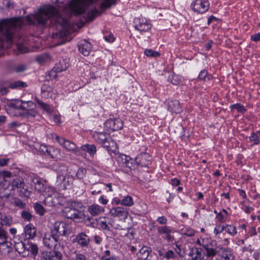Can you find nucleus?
I'll list each match as a JSON object with an SVG mask.
<instances>
[{
    "label": "nucleus",
    "mask_w": 260,
    "mask_h": 260,
    "mask_svg": "<svg viewBox=\"0 0 260 260\" xmlns=\"http://www.w3.org/2000/svg\"><path fill=\"white\" fill-rule=\"evenodd\" d=\"M52 18L54 22L53 27L57 31L52 34L54 45L58 46L63 44L68 40L67 36L69 34V28L71 23L69 20L63 17L54 7L48 5L41 8L39 11L34 16L35 23L39 25L44 26L47 21Z\"/></svg>",
    "instance_id": "nucleus-1"
},
{
    "label": "nucleus",
    "mask_w": 260,
    "mask_h": 260,
    "mask_svg": "<svg viewBox=\"0 0 260 260\" xmlns=\"http://www.w3.org/2000/svg\"><path fill=\"white\" fill-rule=\"evenodd\" d=\"M20 21L17 18L3 20L0 21V56L2 54L4 39L7 42H11L15 29L20 27Z\"/></svg>",
    "instance_id": "nucleus-2"
},
{
    "label": "nucleus",
    "mask_w": 260,
    "mask_h": 260,
    "mask_svg": "<svg viewBox=\"0 0 260 260\" xmlns=\"http://www.w3.org/2000/svg\"><path fill=\"white\" fill-rule=\"evenodd\" d=\"M97 0H72L66 6V8L71 13L75 15L83 14L86 8Z\"/></svg>",
    "instance_id": "nucleus-3"
},
{
    "label": "nucleus",
    "mask_w": 260,
    "mask_h": 260,
    "mask_svg": "<svg viewBox=\"0 0 260 260\" xmlns=\"http://www.w3.org/2000/svg\"><path fill=\"white\" fill-rule=\"evenodd\" d=\"M48 192H50L45 197L44 203L45 205L51 207L61 205L64 201V197L51 188H48Z\"/></svg>",
    "instance_id": "nucleus-4"
},
{
    "label": "nucleus",
    "mask_w": 260,
    "mask_h": 260,
    "mask_svg": "<svg viewBox=\"0 0 260 260\" xmlns=\"http://www.w3.org/2000/svg\"><path fill=\"white\" fill-rule=\"evenodd\" d=\"M11 190L17 189L19 195L21 197H28L30 192L28 190L23 180L20 178H16L10 182Z\"/></svg>",
    "instance_id": "nucleus-5"
},
{
    "label": "nucleus",
    "mask_w": 260,
    "mask_h": 260,
    "mask_svg": "<svg viewBox=\"0 0 260 260\" xmlns=\"http://www.w3.org/2000/svg\"><path fill=\"white\" fill-rule=\"evenodd\" d=\"M119 0H104L101 5V11L96 9H94L89 11L87 15L86 20L92 21L96 16L101 14L106 9L110 8L111 6L115 5Z\"/></svg>",
    "instance_id": "nucleus-6"
},
{
    "label": "nucleus",
    "mask_w": 260,
    "mask_h": 260,
    "mask_svg": "<svg viewBox=\"0 0 260 260\" xmlns=\"http://www.w3.org/2000/svg\"><path fill=\"white\" fill-rule=\"evenodd\" d=\"M67 224L64 222H56L53 229L51 230L52 235L60 239L61 241L62 237L66 235Z\"/></svg>",
    "instance_id": "nucleus-7"
},
{
    "label": "nucleus",
    "mask_w": 260,
    "mask_h": 260,
    "mask_svg": "<svg viewBox=\"0 0 260 260\" xmlns=\"http://www.w3.org/2000/svg\"><path fill=\"white\" fill-rule=\"evenodd\" d=\"M63 212L66 218L74 220H80L84 217V213L81 211L73 210L69 207H64Z\"/></svg>",
    "instance_id": "nucleus-8"
},
{
    "label": "nucleus",
    "mask_w": 260,
    "mask_h": 260,
    "mask_svg": "<svg viewBox=\"0 0 260 260\" xmlns=\"http://www.w3.org/2000/svg\"><path fill=\"white\" fill-rule=\"evenodd\" d=\"M60 242V239H58L57 237L52 236L51 233L48 237L46 235L43 238L44 245L49 248L54 247V249H58L61 246Z\"/></svg>",
    "instance_id": "nucleus-9"
},
{
    "label": "nucleus",
    "mask_w": 260,
    "mask_h": 260,
    "mask_svg": "<svg viewBox=\"0 0 260 260\" xmlns=\"http://www.w3.org/2000/svg\"><path fill=\"white\" fill-rule=\"evenodd\" d=\"M105 126L109 132L110 130L115 131L121 129L123 127V122L120 119H110L105 123Z\"/></svg>",
    "instance_id": "nucleus-10"
},
{
    "label": "nucleus",
    "mask_w": 260,
    "mask_h": 260,
    "mask_svg": "<svg viewBox=\"0 0 260 260\" xmlns=\"http://www.w3.org/2000/svg\"><path fill=\"white\" fill-rule=\"evenodd\" d=\"M41 260H61L62 255L57 250L50 251H43L41 254Z\"/></svg>",
    "instance_id": "nucleus-11"
},
{
    "label": "nucleus",
    "mask_w": 260,
    "mask_h": 260,
    "mask_svg": "<svg viewBox=\"0 0 260 260\" xmlns=\"http://www.w3.org/2000/svg\"><path fill=\"white\" fill-rule=\"evenodd\" d=\"M209 7V4L207 1L203 2L202 0H196L192 4V9L198 13H203L207 11Z\"/></svg>",
    "instance_id": "nucleus-12"
},
{
    "label": "nucleus",
    "mask_w": 260,
    "mask_h": 260,
    "mask_svg": "<svg viewBox=\"0 0 260 260\" xmlns=\"http://www.w3.org/2000/svg\"><path fill=\"white\" fill-rule=\"evenodd\" d=\"M134 22L135 28L140 31H147L151 27V25L145 18H136Z\"/></svg>",
    "instance_id": "nucleus-13"
},
{
    "label": "nucleus",
    "mask_w": 260,
    "mask_h": 260,
    "mask_svg": "<svg viewBox=\"0 0 260 260\" xmlns=\"http://www.w3.org/2000/svg\"><path fill=\"white\" fill-rule=\"evenodd\" d=\"M136 161L141 167L148 168L151 165V156L146 152L142 153L136 157Z\"/></svg>",
    "instance_id": "nucleus-14"
},
{
    "label": "nucleus",
    "mask_w": 260,
    "mask_h": 260,
    "mask_svg": "<svg viewBox=\"0 0 260 260\" xmlns=\"http://www.w3.org/2000/svg\"><path fill=\"white\" fill-rule=\"evenodd\" d=\"M110 214L113 217H118L121 219H125L127 217L128 211L126 208L117 207L111 209Z\"/></svg>",
    "instance_id": "nucleus-15"
},
{
    "label": "nucleus",
    "mask_w": 260,
    "mask_h": 260,
    "mask_svg": "<svg viewBox=\"0 0 260 260\" xmlns=\"http://www.w3.org/2000/svg\"><path fill=\"white\" fill-rule=\"evenodd\" d=\"M189 251L188 255L191 258V260H203L204 257L202 254L203 249L201 248L189 247Z\"/></svg>",
    "instance_id": "nucleus-16"
},
{
    "label": "nucleus",
    "mask_w": 260,
    "mask_h": 260,
    "mask_svg": "<svg viewBox=\"0 0 260 260\" xmlns=\"http://www.w3.org/2000/svg\"><path fill=\"white\" fill-rule=\"evenodd\" d=\"M76 240L78 244L82 247H87L89 244L90 239L89 237L83 232L80 233L76 236Z\"/></svg>",
    "instance_id": "nucleus-17"
},
{
    "label": "nucleus",
    "mask_w": 260,
    "mask_h": 260,
    "mask_svg": "<svg viewBox=\"0 0 260 260\" xmlns=\"http://www.w3.org/2000/svg\"><path fill=\"white\" fill-rule=\"evenodd\" d=\"M55 139L60 145L62 146L63 148L67 149L68 150L73 151L75 149V144L71 141L66 140L63 138H60L58 136H56Z\"/></svg>",
    "instance_id": "nucleus-18"
},
{
    "label": "nucleus",
    "mask_w": 260,
    "mask_h": 260,
    "mask_svg": "<svg viewBox=\"0 0 260 260\" xmlns=\"http://www.w3.org/2000/svg\"><path fill=\"white\" fill-rule=\"evenodd\" d=\"M91 45L88 42L84 40L78 44L79 51L84 56H88L91 50Z\"/></svg>",
    "instance_id": "nucleus-19"
},
{
    "label": "nucleus",
    "mask_w": 260,
    "mask_h": 260,
    "mask_svg": "<svg viewBox=\"0 0 260 260\" xmlns=\"http://www.w3.org/2000/svg\"><path fill=\"white\" fill-rule=\"evenodd\" d=\"M218 254L221 256V260H234V256L232 251L225 248H221L218 252Z\"/></svg>",
    "instance_id": "nucleus-20"
},
{
    "label": "nucleus",
    "mask_w": 260,
    "mask_h": 260,
    "mask_svg": "<svg viewBox=\"0 0 260 260\" xmlns=\"http://www.w3.org/2000/svg\"><path fill=\"white\" fill-rule=\"evenodd\" d=\"M36 229L32 224H29L25 226L24 232L26 238L32 239L36 236Z\"/></svg>",
    "instance_id": "nucleus-21"
},
{
    "label": "nucleus",
    "mask_w": 260,
    "mask_h": 260,
    "mask_svg": "<svg viewBox=\"0 0 260 260\" xmlns=\"http://www.w3.org/2000/svg\"><path fill=\"white\" fill-rule=\"evenodd\" d=\"M102 145L109 153H115L117 149L115 142L112 140H107L102 144Z\"/></svg>",
    "instance_id": "nucleus-22"
},
{
    "label": "nucleus",
    "mask_w": 260,
    "mask_h": 260,
    "mask_svg": "<svg viewBox=\"0 0 260 260\" xmlns=\"http://www.w3.org/2000/svg\"><path fill=\"white\" fill-rule=\"evenodd\" d=\"M151 252L150 248L147 246H143L137 253L139 259L141 260L146 259Z\"/></svg>",
    "instance_id": "nucleus-23"
},
{
    "label": "nucleus",
    "mask_w": 260,
    "mask_h": 260,
    "mask_svg": "<svg viewBox=\"0 0 260 260\" xmlns=\"http://www.w3.org/2000/svg\"><path fill=\"white\" fill-rule=\"evenodd\" d=\"M174 245H175L174 249L179 257H184L186 254V247L181 244H178L177 242H176Z\"/></svg>",
    "instance_id": "nucleus-24"
},
{
    "label": "nucleus",
    "mask_w": 260,
    "mask_h": 260,
    "mask_svg": "<svg viewBox=\"0 0 260 260\" xmlns=\"http://www.w3.org/2000/svg\"><path fill=\"white\" fill-rule=\"evenodd\" d=\"M168 109L172 112L176 113L181 111V108L179 102L177 101H171L168 104Z\"/></svg>",
    "instance_id": "nucleus-25"
},
{
    "label": "nucleus",
    "mask_w": 260,
    "mask_h": 260,
    "mask_svg": "<svg viewBox=\"0 0 260 260\" xmlns=\"http://www.w3.org/2000/svg\"><path fill=\"white\" fill-rule=\"evenodd\" d=\"M26 250L30 252L34 258H35L38 254L39 248L36 244L28 242L26 243Z\"/></svg>",
    "instance_id": "nucleus-26"
},
{
    "label": "nucleus",
    "mask_w": 260,
    "mask_h": 260,
    "mask_svg": "<svg viewBox=\"0 0 260 260\" xmlns=\"http://www.w3.org/2000/svg\"><path fill=\"white\" fill-rule=\"evenodd\" d=\"M88 210L92 215L96 216L103 212L104 209L98 205L93 204L88 207Z\"/></svg>",
    "instance_id": "nucleus-27"
},
{
    "label": "nucleus",
    "mask_w": 260,
    "mask_h": 260,
    "mask_svg": "<svg viewBox=\"0 0 260 260\" xmlns=\"http://www.w3.org/2000/svg\"><path fill=\"white\" fill-rule=\"evenodd\" d=\"M83 205L82 203L70 200L68 202L66 207H69L73 210L81 211Z\"/></svg>",
    "instance_id": "nucleus-28"
},
{
    "label": "nucleus",
    "mask_w": 260,
    "mask_h": 260,
    "mask_svg": "<svg viewBox=\"0 0 260 260\" xmlns=\"http://www.w3.org/2000/svg\"><path fill=\"white\" fill-rule=\"evenodd\" d=\"M117 160L122 166L130 168L129 166V161L131 160L130 157L124 154L119 155L117 157Z\"/></svg>",
    "instance_id": "nucleus-29"
},
{
    "label": "nucleus",
    "mask_w": 260,
    "mask_h": 260,
    "mask_svg": "<svg viewBox=\"0 0 260 260\" xmlns=\"http://www.w3.org/2000/svg\"><path fill=\"white\" fill-rule=\"evenodd\" d=\"M82 150L88 152L90 155H93L96 151V147L94 145L86 144L81 147Z\"/></svg>",
    "instance_id": "nucleus-30"
},
{
    "label": "nucleus",
    "mask_w": 260,
    "mask_h": 260,
    "mask_svg": "<svg viewBox=\"0 0 260 260\" xmlns=\"http://www.w3.org/2000/svg\"><path fill=\"white\" fill-rule=\"evenodd\" d=\"M13 223L12 218L11 216H2L1 217V224L2 226H10Z\"/></svg>",
    "instance_id": "nucleus-31"
},
{
    "label": "nucleus",
    "mask_w": 260,
    "mask_h": 260,
    "mask_svg": "<svg viewBox=\"0 0 260 260\" xmlns=\"http://www.w3.org/2000/svg\"><path fill=\"white\" fill-rule=\"evenodd\" d=\"M15 104H16V108L22 110H25L26 108L22 105L23 104L26 103L27 104L28 107H32L34 105L33 102L31 101L25 102L21 100H15Z\"/></svg>",
    "instance_id": "nucleus-32"
},
{
    "label": "nucleus",
    "mask_w": 260,
    "mask_h": 260,
    "mask_svg": "<svg viewBox=\"0 0 260 260\" xmlns=\"http://www.w3.org/2000/svg\"><path fill=\"white\" fill-rule=\"evenodd\" d=\"M94 138L95 140L101 144L108 140L105 133L102 132L95 133Z\"/></svg>",
    "instance_id": "nucleus-33"
},
{
    "label": "nucleus",
    "mask_w": 260,
    "mask_h": 260,
    "mask_svg": "<svg viewBox=\"0 0 260 260\" xmlns=\"http://www.w3.org/2000/svg\"><path fill=\"white\" fill-rule=\"evenodd\" d=\"M14 246L16 251L18 253H23L26 249V243H24L22 241H20L19 242H15Z\"/></svg>",
    "instance_id": "nucleus-34"
},
{
    "label": "nucleus",
    "mask_w": 260,
    "mask_h": 260,
    "mask_svg": "<svg viewBox=\"0 0 260 260\" xmlns=\"http://www.w3.org/2000/svg\"><path fill=\"white\" fill-rule=\"evenodd\" d=\"M52 90L53 88L51 86L47 84H43L41 87L42 96H47L49 93L52 92Z\"/></svg>",
    "instance_id": "nucleus-35"
},
{
    "label": "nucleus",
    "mask_w": 260,
    "mask_h": 260,
    "mask_svg": "<svg viewBox=\"0 0 260 260\" xmlns=\"http://www.w3.org/2000/svg\"><path fill=\"white\" fill-rule=\"evenodd\" d=\"M27 86L26 83L21 81H17L11 83L9 85V87L10 88L14 89L18 87H24Z\"/></svg>",
    "instance_id": "nucleus-36"
},
{
    "label": "nucleus",
    "mask_w": 260,
    "mask_h": 260,
    "mask_svg": "<svg viewBox=\"0 0 260 260\" xmlns=\"http://www.w3.org/2000/svg\"><path fill=\"white\" fill-rule=\"evenodd\" d=\"M35 101L41 106L42 108H43L48 113H50L52 112V109L49 105L43 102L37 98H35Z\"/></svg>",
    "instance_id": "nucleus-37"
},
{
    "label": "nucleus",
    "mask_w": 260,
    "mask_h": 260,
    "mask_svg": "<svg viewBox=\"0 0 260 260\" xmlns=\"http://www.w3.org/2000/svg\"><path fill=\"white\" fill-rule=\"evenodd\" d=\"M35 101L41 106L42 108H43L48 113H50L52 112V109L49 105L43 102L37 98H35Z\"/></svg>",
    "instance_id": "nucleus-38"
},
{
    "label": "nucleus",
    "mask_w": 260,
    "mask_h": 260,
    "mask_svg": "<svg viewBox=\"0 0 260 260\" xmlns=\"http://www.w3.org/2000/svg\"><path fill=\"white\" fill-rule=\"evenodd\" d=\"M35 188L36 190H37L39 192H41L42 191H46V190H48V188H46L44 187L43 183L40 180H37L36 182H35Z\"/></svg>",
    "instance_id": "nucleus-39"
},
{
    "label": "nucleus",
    "mask_w": 260,
    "mask_h": 260,
    "mask_svg": "<svg viewBox=\"0 0 260 260\" xmlns=\"http://www.w3.org/2000/svg\"><path fill=\"white\" fill-rule=\"evenodd\" d=\"M121 204L125 206H131L134 204V201L131 196H127L121 201Z\"/></svg>",
    "instance_id": "nucleus-40"
},
{
    "label": "nucleus",
    "mask_w": 260,
    "mask_h": 260,
    "mask_svg": "<svg viewBox=\"0 0 260 260\" xmlns=\"http://www.w3.org/2000/svg\"><path fill=\"white\" fill-rule=\"evenodd\" d=\"M224 231H225L229 234L234 236L237 234V230L235 226L232 225H226L224 226Z\"/></svg>",
    "instance_id": "nucleus-41"
},
{
    "label": "nucleus",
    "mask_w": 260,
    "mask_h": 260,
    "mask_svg": "<svg viewBox=\"0 0 260 260\" xmlns=\"http://www.w3.org/2000/svg\"><path fill=\"white\" fill-rule=\"evenodd\" d=\"M177 258L176 254L172 250H168L165 252L164 258L167 260L173 259L174 260Z\"/></svg>",
    "instance_id": "nucleus-42"
},
{
    "label": "nucleus",
    "mask_w": 260,
    "mask_h": 260,
    "mask_svg": "<svg viewBox=\"0 0 260 260\" xmlns=\"http://www.w3.org/2000/svg\"><path fill=\"white\" fill-rule=\"evenodd\" d=\"M37 115V112L34 109L27 110L24 114V116L29 120L32 119Z\"/></svg>",
    "instance_id": "nucleus-43"
},
{
    "label": "nucleus",
    "mask_w": 260,
    "mask_h": 260,
    "mask_svg": "<svg viewBox=\"0 0 260 260\" xmlns=\"http://www.w3.org/2000/svg\"><path fill=\"white\" fill-rule=\"evenodd\" d=\"M211 78V76L208 74V72L206 70H202L200 73L198 79L201 80L206 81L207 80H210Z\"/></svg>",
    "instance_id": "nucleus-44"
},
{
    "label": "nucleus",
    "mask_w": 260,
    "mask_h": 260,
    "mask_svg": "<svg viewBox=\"0 0 260 260\" xmlns=\"http://www.w3.org/2000/svg\"><path fill=\"white\" fill-rule=\"evenodd\" d=\"M157 230L159 234H167L171 233V230L169 227L167 226H158L157 228Z\"/></svg>",
    "instance_id": "nucleus-45"
},
{
    "label": "nucleus",
    "mask_w": 260,
    "mask_h": 260,
    "mask_svg": "<svg viewBox=\"0 0 260 260\" xmlns=\"http://www.w3.org/2000/svg\"><path fill=\"white\" fill-rule=\"evenodd\" d=\"M34 209L36 212L40 214V215H43L45 213V209L43 206L40 204V203H36L34 205Z\"/></svg>",
    "instance_id": "nucleus-46"
},
{
    "label": "nucleus",
    "mask_w": 260,
    "mask_h": 260,
    "mask_svg": "<svg viewBox=\"0 0 260 260\" xmlns=\"http://www.w3.org/2000/svg\"><path fill=\"white\" fill-rule=\"evenodd\" d=\"M145 55L148 57H156L160 55V53L151 49H146L144 51Z\"/></svg>",
    "instance_id": "nucleus-47"
},
{
    "label": "nucleus",
    "mask_w": 260,
    "mask_h": 260,
    "mask_svg": "<svg viewBox=\"0 0 260 260\" xmlns=\"http://www.w3.org/2000/svg\"><path fill=\"white\" fill-rule=\"evenodd\" d=\"M219 251H217L215 249L210 247V248H207L206 251V256L208 257H213L215 256Z\"/></svg>",
    "instance_id": "nucleus-48"
},
{
    "label": "nucleus",
    "mask_w": 260,
    "mask_h": 260,
    "mask_svg": "<svg viewBox=\"0 0 260 260\" xmlns=\"http://www.w3.org/2000/svg\"><path fill=\"white\" fill-rule=\"evenodd\" d=\"M21 215L22 218L26 221H30L32 217L30 213L25 210H23L21 212Z\"/></svg>",
    "instance_id": "nucleus-49"
},
{
    "label": "nucleus",
    "mask_w": 260,
    "mask_h": 260,
    "mask_svg": "<svg viewBox=\"0 0 260 260\" xmlns=\"http://www.w3.org/2000/svg\"><path fill=\"white\" fill-rule=\"evenodd\" d=\"M0 239L3 240L2 244H4V243H7V234L6 231L2 228V227L0 226Z\"/></svg>",
    "instance_id": "nucleus-50"
},
{
    "label": "nucleus",
    "mask_w": 260,
    "mask_h": 260,
    "mask_svg": "<svg viewBox=\"0 0 260 260\" xmlns=\"http://www.w3.org/2000/svg\"><path fill=\"white\" fill-rule=\"evenodd\" d=\"M232 109H235L237 110L238 112L241 113H244L246 109L244 107V106L240 104H234L231 106Z\"/></svg>",
    "instance_id": "nucleus-51"
},
{
    "label": "nucleus",
    "mask_w": 260,
    "mask_h": 260,
    "mask_svg": "<svg viewBox=\"0 0 260 260\" xmlns=\"http://www.w3.org/2000/svg\"><path fill=\"white\" fill-rule=\"evenodd\" d=\"M86 173V169L83 168H81L79 169L78 171L77 172L76 175L78 178L82 179L85 176Z\"/></svg>",
    "instance_id": "nucleus-52"
},
{
    "label": "nucleus",
    "mask_w": 260,
    "mask_h": 260,
    "mask_svg": "<svg viewBox=\"0 0 260 260\" xmlns=\"http://www.w3.org/2000/svg\"><path fill=\"white\" fill-rule=\"evenodd\" d=\"M249 140L251 142H253L254 144H258L259 143V138L257 136L255 133H252L251 135L249 137Z\"/></svg>",
    "instance_id": "nucleus-53"
},
{
    "label": "nucleus",
    "mask_w": 260,
    "mask_h": 260,
    "mask_svg": "<svg viewBox=\"0 0 260 260\" xmlns=\"http://www.w3.org/2000/svg\"><path fill=\"white\" fill-rule=\"evenodd\" d=\"M20 125V124L18 122L16 121H13L11 123H9L8 124V130L10 131L12 130L13 129L15 128L16 127L19 126Z\"/></svg>",
    "instance_id": "nucleus-54"
},
{
    "label": "nucleus",
    "mask_w": 260,
    "mask_h": 260,
    "mask_svg": "<svg viewBox=\"0 0 260 260\" xmlns=\"http://www.w3.org/2000/svg\"><path fill=\"white\" fill-rule=\"evenodd\" d=\"M3 3L8 9H11L14 8V3L10 0H3Z\"/></svg>",
    "instance_id": "nucleus-55"
},
{
    "label": "nucleus",
    "mask_w": 260,
    "mask_h": 260,
    "mask_svg": "<svg viewBox=\"0 0 260 260\" xmlns=\"http://www.w3.org/2000/svg\"><path fill=\"white\" fill-rule=\"evenodd\" d=\"M224 226H221L220 225H216L214 230V233L215 235H218L219 233H221L224 231Z\"/></svg>",
    "instance_id": "nucleus-56"
},
{
    "label": "nucleus",
    "mask_w": 260,
    "mask_h": 260,
    "mask_svg": "<svg viewBox=\"0 0 260 260\" xmlns=\"http://www.w3.org/2000/svg\"><path fill=\"white\" fill-rule=\"evenodd\" d=\"M101 228L104 230L110 231V227L108 225L106 221H102L100 223Z\"/></svg>",
    "instance_id": "nucleus-57"
},
{
    "label": "nucleus",
    "mask_w": 260,
    "mask_h": 260,
    "mask_svg": "<svg viewBox=\"0 0 260 260\" xmlns=\"http://www.w3.org/2000/svg\"><path fill=\"white\" fill-rule=\"evenodd\" d=\"M87 221L89 222L87 223V225H90L93 228H95L97 224L96 220H94L92 218L88 217L87 219Z\"/></svg>",
    "instance_id": "nucleus-58"
},
{
    "label": "nucleus",
    "mask_w": 260,
    "mask_h": 260,
    "mask_svg": "<svg viewBox=\"0 0 260 260\" xmlns=\"http://www.w3.org/2000/svg\"><path fill=\"white\" fill-rule=\"evenodd\" d=\"M26 69L25 66L23 64H19L15 68V71L16 72H21L25 71Z\"/></svg>",
    "instance_id": "nucleus-59"
},
{
    "label": "nucleus",
    "mask_w": 260,
    "mask_h": 260,
    "mask_svg": "<svg viewBox=\"0 0 260 260\" xmlns=\"http://www.w3.org/2000/svg\"><path fill=\"white\" fill-rule=\"evenodd\" d=\"M17 49L22 53L27 52V49L23 45L21 44H18Z\"/></svg>",
    "instance_id": "nucleus-60"
},
{
    "label": "nucleus",
    "mask_w": 260,
    "mask_h": 260,
    "mask_svg": "<svg viewBox=\"0 0 260 260\" xmlns=\"http://www.w3.org/2000/svg\"><path fill=\"white\" fill-rule=\"evenodd\" d=\"M184 234L188 237H192L195 234V231L192 229H187Z\"/></svg>",
    "instance_id": "nucleus-61"
},
{
    "label": "nucleus",
    "mask_w": 260,
    "mask_h": 260,
    "mask_svg": "<svg viewBox=\"0 0 260 260\" xmlns=\"http://www.w3.org/2000/svg\"><path fill=\"white\" fill-rule=\"evenodd\" d=\"M251 40L254 42L260 41V32L252 35L251 36Z\"/></svg>",
    "instance_id": "nucleus-62"
},
{
    "label": "nucleus",
    "mask_w": 260,
    "mask_h": 260,
    "mask_svg": "<svg viewBox=\"0 0 260 260\" xmlns=\"http://www.w3.org/2000/svg\"><path fill=\"white\" fill-rule=\"evenodd\" d=\"M217 217L218 218V220L222 222H223L224 221H225V219H226V216H225L222 212H220V213H218L217 214Z\"/></svg>",
    "instance_id": "nucleus-63"
},
{
    "label": "nucleus",
    "mask_w": 260,
    "mask_h": 260,
    "mask_svg": "<svg viewBox=\"0 0 260 260\" xmlns=\"http://www.w3.org/2000/svg\"><path fill=\"white\" fill-rule=\"evenodd\" d=\"M76 260H86V258L84 254L79 253L76 254Z\"/></svg>",
    "instance_id": "nucleus-64"
}]
</instances>
